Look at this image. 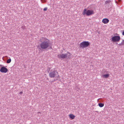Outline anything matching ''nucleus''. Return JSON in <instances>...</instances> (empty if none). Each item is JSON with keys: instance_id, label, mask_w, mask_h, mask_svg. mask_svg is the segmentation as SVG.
<instances>
[{"instance_id": "obj_12", "label": "nucleus", "mask_w": 124, "mask_h": 124, "mask_svg": "<svg viewBox=\"0 0 124 124\" xmlns=\"http://www.w3.org/2000/svg\"><path fill=\"white\" fill-rule=\"evenodd\" d=\"M11 61V59L10 58H9L7 60L6 62L8 63H10Z\"/></svg>"}, {"instance_id": "obj_24", "label": "nucleus", "mask_w": 124, "mask_h": 124, "mask_svg": "<svg viewBox=\"0 0 124 124\" xmlns=\"http://www.w3.org/2000/svg\"><path fill=\"white\" fill-rule=\"evenodd\" d=\"M117 44V43H116V44Z\"/></svg>"}, {"instance_id": "obj_4", "label": "nucleus", "mask_w": 124, "mask_h": 124, "mask_svg": "<svg viewBox=\"0 0 124 124\" xmlns=\"http://www.w3.org/2000/svg\"><path fill=\"white\" fill-rule=\"evenodd\" d=\"M90 43L88 41H84L80 44V48H85L88 46H90Z\"/></svg>"}, {"instance_id": "obj_7", "label": "nucleus", "mask_w": 124, "mask_h": 124, "mask_svg": "<svg viewBox=\"0 0 124 124\" xmlns=\"http://www.w3.org/2000/svg\"><path fill=\"white\" fill-rule=\"evenodd\" d=\"M8 71V70L5 67L3 66L0 69V71L2 73H6Z\"/></svg>"}, {"instance_id": "obj_22", "label": "nucleus", "mask_w": 124, "mask_h": 124, "mask_svg": "<svg viewBox=\"0 0 124 124\" xmlns=\"http://www.w3.org/2000/svg\"><path fill=\"white\" fill-rule=\"evenodd\" d=\"M23 93V92H20L19 93V94H22Z\"/></svg>"}, {"instance_id": "obj_10", "label": "nucleus", "mask_w": 124, "mask_h": 124, "mask_svg": "<svg viewBox=\"0 0 124 124\" xmlns=\"http://www.w3.org/2000/svg\"><path fill=\"white\" fill-rule=\"evenodd\" d=\"M109 76V74H106L102 75V77H103L105 78H108Z\"/></svg>"}, {"instance_id": "obj_13", "label": "nucleus", "mask_w": 124, "mask_h": 124, "mask_svg": "<svg viewBox=\"0 0 124 124\" xmlns=\"http://www.w3.org/2000/svg\"><path fill=\"white\" fill-rule=\"evenodd\" d=\"M111 2V1L110 0H108L106 1L105 2V3L106 4H107Z\"/></svg>"}, {"instance_id": "obj_1", "label": "nucleus", "mask_w": 124, "mask_h": 124, "mask_svg": "<svg viewBox=\"0 0 124 124\" xmlns=\"http://www.w3.org/2000/svg\"><path fill=\"white\" fill-rule=\"evenodd\" d=\"M39 41L41 42L40 45H38L37 47L40 50L42 49H46L50 46V44L49 40L48 39L45 38V40L42 41V40L40 39Z\"/></svg>"}, {"instance_id": "obj_14", "label": "nucleus", "mask_w": 124, "mask_h": 124, "mask_svg": "<svg viewBox=\"0 0 124 124\" xmlns=\"http://www.w3.org/2000/svg\"><path fill=\"white\" fill-rule=\"evenodd\" d=\"M121 0H118V2H117L116 1V2L117 4H118L120 2H121Z\"/></svg>"}, {"instance_id": "obj_18", "label": "nucleus", "mask_w": 124, "mask_h": 124, "mask_svg": "<svg viewBox=\"0 0 124 124\" xmlns=\"http://www.w3.org/2000/svg\"><path fill=\"white\" fill-rule=\"evenodd\" d=\"M96 32L99 34H100L101 33L98 30L96 31Z\"/></svg>"}, {"instance_id": "obj_16", "label": "nucleus", "mask_w": 124, "mask_h": 124, "mask_svg": "<svg viewBox=\"0 0 124 124\" xmlns=\"http://www.w3.org/2000/svg\"><path fill=\"white\" fill-rule=\"evenodd\" d=\"M121 44H122V45H124V40H123L122 42H121Z\"/></svg>"}, {"instance_id": "obj_6", "label": "nucleus", "mask_w": 124, "mask_h": 124, "mask_svg": "<svg viewBox=\"0 0 124 124\" xmlns=\"http://www.w3.org/2000/svg\"><path fill=\"white\" fill-rule=\"evenodd\" d=\"M120 39V36H112V38L110 39L111 41L113 42H119Z\"/></svg>"}, {"instance_id": "obj_9", "label": "nucleus", "mask_w": 124, "mask_h": 124, "mask_svg": "<svg viewBox=\"0 0 124 124\" xmlns=\"http://www.w3.org/2000/svg\"><path fill=\"white\" fill-rule=\"evenodd\" d=\"M70 118L72 119H74L75 118V116L72 114H70L69 115Z\"/></svg>"}, {"instance_id": "obj_3", "label": "nucleus", "mask_w": 124, "mask_h": 124, "mask_svg": "<svg viewBox=\"0 0 124 124\" xmlns=\"http://www.w3.org/2000/svg\"><path fill=\"white\" fill-rule=\"evenodd\" d=\"M94 14L93 10H87L85 8L82 14L83 15H86L87 16H90Z\"/></svg>"}, {"instance_id": "obj_20", "label": "nucleus", "mask_w": 124, "mask_h": 124, "mask_svg": "<svg viewBox=\"0 0 124 124\" xmlns=\"http://www.w3.org/2000/svg\"><path fill=\"white\" fill-rule=\"evenodd\" d=\"M50 46H49V47H50V49H52V47L51 46H50Z\"/></svg>"}, {"instance_id": "obj_19", "label": "nucleus", "mask_w": 124, "mask_h": 124, "mask_svg": "<svg viewBox=\"0 0 124 124\" xmlns=\"http://www.w3.org/2000/svg\"><path fill=\"white\" fill-rule=\"evenodd\" d=\"M41 0L42 2H46V1L45 0Z\"/></svg>"}, {"instance_id": "obj_5", "label": "nucleus", "mask_w": 124, "mask_h": 124, "mask_svg": "<svg viewBox=\"0 0 124 124\" xmlns=\"http://www.w3.org/2000/svg\"><path fill=\"white\" fill-rule=\"evenodd\" d=\"M49 77L51 78H58L59 77L58 72L56 70H54L49 73Z\"/></svg>"}, {"instance_id": "obj_11", "label": "nucleus", "mask_w": 124, "mask_h": 124, "mask_svg": "<svg viewBox=\"0 0 124 124\" xmlns=\"http://www.w3.org/2000/svg\"><path fill=\"white\" fill-rule=\"evenodd\" d=\"M99 106L101 107H102L104 106V104L102 103H100L98 104Z\"/></svg>"}, {"instance_id": "obj_23", "label": "nucleus", "mask_w": 124, "mask_h": 124, "mask_svg": "<svg viewBox=\"0 0 124 124\" xmlns=\"http://www.w3.org/2000/svg\"><path fill=\"white\" fill-rule=\"evenodd\" d=\"M118 45H122V44H121V43H120Z\"/></svg>"}, {"instance_id": "obj_21", "label": "nucleus", "mask_w": 124, "mask_h": 124, "mask_svg": "<svg viewBox=\"0 0 124 124\" xmlns=\"http://www.w3.org/2000/svg\"><path fill=\"white\" fill-rule=\"evenodd\" d=\"M122 34L124 36V30Z\"/></svg>"}, {"instance_id": "obj_8", "label": "nucleus", "mask_w": 124, "mask_h": 124, "mask_svg": "<svg viewBox=\"0 0 124 124\" xmlns=\"http://www.w3.org/2000/svg\"><path fill=\"white\" fill-rule=\"evenodd\" d=\"M109 20L107 18H104L103 19L102 21L103 23L104 24L107 23L109 22Z\"/></svg>"}, {"instance_id": "obj_2", "label": "nucleus", "mask_w": 124, "mask_h": 124, "mask_svg": "<svg viewBox=\"0 0 124 124\" xmlns=\"http://www.w3.org/2000/svg\"><path fill=\"white\" fill-rule=\"evenodd\" d=\"M71 56L70 53L68 52L66 54H59L57 55L58 57L60 59H65L68 57L69 58Z\"/></svg>"}, {"instance_id": "obj_17", "label": "nucleus", "mask_w": 124, "mask_h": 124, "mask_svg": "<svg viewBox=\"0 0 124 124\" xmlns=\"http://www.w3.org/2000/svg\"><path fill=\"white\" fill-rule=\"evenodd\" d=\"M47 7L43 9V11H46L47 9Z\"/></svg>"}, {"instance_id": "obj_15", "label": "nucleus", "mask_w": 124, "mask_h": 124, "mask_svg": "<svg viewBox=\"0 0 124 124\" xmlns=\"http://www.w3.org/2000/svg\"><path fill=\"white\" fill-rule=\"evenodd\" d=\"M50 69H51L49 67H48L47 68V72H48L49 73V71H50Z\"/></svg>"}]
</instances>
